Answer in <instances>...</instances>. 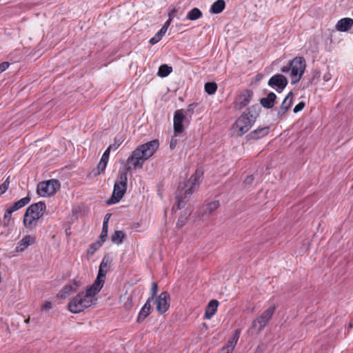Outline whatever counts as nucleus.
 Wrapping results in <instances>:
<instances>
[{"mask_svg": "<svg viewBox=\"0 0 353 353\" xmlns=\"http://www.w3.org/2000/svg\"><path fill=\"white\" fill-rule=\"evenodd\" d=\"M159 147V142L157 139L139 145L128 158V163L132 165L134 169L141 168L143 163L153 156Z\"/></svg>", "mask_w": 353, "mask_h": 353, "instance_id": "1", "label": "nucleus"}, {"mask_svg": "<svg viewBox=\"0 0 353 353\" xmlns=\"http://www.w3.org/2000/svg\"><path fill=\"white\" fill-rule=\"evenodd\" d=\"M101 289L92 284L86 291L81 292L73 297L68 303V310L74 314L83 312L85 309L90 307L95 300V296L100 292Z\"/></svg>", "mask_w": 353, "mask_h": 353, "instance_id": "2", "label": "nucleus"}, {"mask_svg": "<svg viewBox=\"0 0 353 353\" xmlns=\"http://www.w3.org/2000/svg\"><path fill=\"white\" fill-rule=\"evenodd\" d=\"M46 210L44 202L39 201L31 204L23 215V224L27 229L34 230L37 226L38 221L41 218Z\"/></svg>", "mask_w": 353, "mask_h": 353, "instance_id": "3", "label": "nucleus"}, {"mask_svg": "<svg viewBox=\"0 0 353 353\" xmlns=\"http://www.w3.org/2000/svg\"><path fill=\"white\" fill-rule=\"evenodd\" d=\"M306 68V61L303 57H296L290 61L287 65L281 68V72L289 74L292 84H296L301 79Z\"/></svg>", "mask_w": 353, "mask_h": 353, "instance_id": "4", "label": "nucleus"}, {"mask_svg": "<svg viewBox=\"0 0 353 353\" xmlns=\"http://www.w3.org/2000/svg\"><path fill=\"white\" fill-rule=\"evenodd\" d=\"M131 168L129 166L123 171H120L118 179L114 185L113 193L111 198L108 200V204H114L120 201L127 190L128 184V172Z\"/></svg>", "mask_w": 353, "mask_h": 353, "instance_id": "5", "label": "nucleus"}, {"mask_svg": "<svg viewBox=\"0 0 353 353\" xmlns=\"http://www.w3.org/2000/svg\"><path fill=\"white\" fill-rule=\"evenodd\" d=\"M256 117L251 114L250 111L243 112L235 121L233 125V130L236 132L239 137L246 133L255 122Z\"/></svg>", "mask_w": 353, "mask_h": 353, "instance_id": "6", "label": "nucleus"}, {"mask_svg": "<svg viewBox=\"0 0 353 353\" xmlns=\"http://www.w3.org/2000/svg\"><path fill=\"white\" fill-rule=\"evenodd\" d=\"M60 189V183L57 179H50L39 182L37 192L41 196H50Z\"/></svg>", "mask_w": 353, "mask_h": 353, "instance_id": "7", "label": "nucleus"}, {"mask_svg": "<svg viewBox=\"0 0 353 353\" xmlns=\"http://www.w3.org/2000/svg\"><path fill=\"white\" fill-rule=\"evenodd\" d=\"M276 310L274 305H270L252 322V327L260 332L272 319Z\"/></svg>", "mask_w": 353, "mask_h": 353, "instance_id": "8", "label": "nucleus"}, {"mask_svg": "<svg viewBox=\"0 0 353 353\" xmlns=\"http://www.w3.org/2000/svg\"><path fill=\"white\" fill-rule=\"evenodd\" d=\"M110 270V261L109 259L104 257L99 265L98 274L97 276V278L94 281V282L92 283L97 287L99 288V289H101L103 288L105 281V276L106 274Z\"/></svg>", "mask_w": 353, "mask_h": 353, "instance_id": "9", "label": "nucleus"}, {"mask_svg": "<svg viewBox=\"0 0 353 353\" xmlns=\"http://www.w3.org/2000/svg\"><path fill=\"white\" fill-rule=\"evenodd\" d=\"M287 78L281 74L273 75L268 81V85L276 91H282L288 85Z\"/></svg>", "mask_w": 353, "mask_h": 353, "instance_id": "10", "label": "nucleus"}, {"mask_svg": "<svg viewBox=\"0 0 353 353\" xmlns=\"http://www.w3.org/2000/svg\"><path fill=\"white\" fill-rule=\"evenodd\" d=\"M170 296L167 292L160 294L156 300L157 310L159 314H164L170 307Z\"/></svg>", "mask_w": 353, "mask_h": 353, "instance_id": "11", "label": "nucleus"}, {"mask_svg": "<svg viewBox=\"0 0 353 353\" xmlns=\"http://www.w3.org/2000/svg\"><path fill=\"white\" fill-rule=\"evenodd\" d=\"M253 97L252 91L250 90H244L241 94L238 95L234 101L236 108L241 110L247 106Z\"/></svg>", "mask_w": 353, "mask_h": 353, "instance_id": "12", "label": "nucleus"}, {"mask_svg": "<svg viewBox=\"0 0 353 353\" xmlns=\"http://www.w3.org/2000/svg\"><path fill=\"white\" fill-rule=\"evenodd\" d=\"M80 286V282L79 281L74 280L70 283L65 285L59 292L57 296L61 299H64L66 296L76 292Z\"/></svg>", "mask_w": 353, "mask_h": 353, "instance_id": "13", "label": "nucleus"}, {"mask_svg": "<svg viewBox=\"0 0 353 353\" xmlns=\"http://www.w3.org/2000/svg\"><path fill=\"white\" fill-rule=\"evenodd\" d=\"M185 119V115L182 110H177L174 114V131L176 135L182 133L183 131V121Z\"/></svg>", "mask_w": 353, "mask_h": 353, "instance_id": "14", "label": "nucleus"}, {"mask_svg": "<svg viewBox=\"0 0 353 353\" xmlns=\"http://www.w3.org/2000/svg\"><path fill=\"white\" fill-rule=\"evenodd\" d=\"M36 242V237L34 236L26 235L24 236L17 243L15 248L17 252H22L26 250L28 246L34 244Z\"/></svg>", "mask_w": 353, "mask_h": 353, "instance_id": "15", "label": "nucleus"}, {"mask_svg": "<svg viewBox=\"0 0 353 353\" xmlns=\"http://www.w3.org/2000/svg\"><path fill=\"white\" fill-rule=\"evenodd\" d=\"M292 101H293V94L292 92H290L287 94V96L285 97L284 100L283 101V102L279 108V110H278V112H277L278 117H283L288 112V110L290 109V108L291 107V105L292 104Z\"/></svg>", "mask_w": 353, "mask_h": 353, "instance_id": "16", "label": "nucleus"}, {"mask_svg": "<svg viewBox=\"0 0 353 353\" xmlns=\"http://www.w3.org/2000/svg\"><path fill=\"white\" fill-rule=\"evenodd\" d=\"M219 305V303L216 299L211 300L207 305L205 314L204 319H211L212 316L216 313L217 308Z\"/></svg>", "mask_w": 353, "mask_h": 353, "instance_id": "17", "label": "nucleus"}, {"mask_svg": "<svg viewBox=\"0 0 353 353\" xmlns=\"http://www.w3.org/2000/svg\"><path fill=\"white\" fill-rule=\"evenodd\" d=\"M353 26V19L343 18L336 24V30L340 32H347Z\"/></svg>", "mask_w": 353, "mask_h": 353, "instance_id": "18", "label": "nucleus"}, {"mask_svg": "<svg viewBox=\"0 0 353 353\" xmlns=\"http://www.w3.org/2000/svg\"><path fill=\"white\" fill-rule=\"evenodd\" d=\"M270 132V128L263 127V128H259L253 131H252L247 136L248 139H259L264 137H265Z\"/></svg>", "mask_w": 353, "mask_h": 353, "instance_id": "19", "label": "nucleus"}, {"mask_svg": "<svg viewBox=\"0 0 353 353\" xmlns=\"http://www.w3.org/2000/svg\"><path fill=\"white\" fill-rule=\"evenodd\" d=\"M30 201V198L29 196H26L20 200L13 203L12 205H9L7 209L11 212L12 213L14 212L15 211L23 208L26 205L29 203Z\"/></svg>", "mask_w": 353, "mask_h": 353, "instance_id": "20", "label": "nucleus"}, {"mask_svg": "<svg viewBox=\"0 0 353 353\" xmlns=\"http://www.w3.org/2000/svg\"><path fill=\"white\" fill-rule=\"evenodd\" d=\"M276 99V95L274 92H270L266 97L261 99L260 103L263 108L270 109L274 106Z\"/></svg>", "mask_w": 353, "mask_h": 353, "instance_id": "21", "label": "nucleus"}, {"mask_svg": "<svg viewBox=\"0 0 353 353\" xmlns=\"http://www.w3.org/2000/svg\"><path fill=\"white\" fill-rule=\"evenodd\" d=\"M151 313V304L150 301L148 299L146 303L144 304V305L141 309L138 316L137 321L138 323H141L143 321H144L146 317Z\"/></svg>", "mask_w": 353, "mask_h": 353, "instance_id": "22", "label": "nucleus"}, {"mask_svg": "<svg viewBox=\"0 0 353 353\" xmlns=\"http://www.w3.org/2000/svg\"><path fill=\"white\" fill-rule=\"evenodd\" d=\"M225 8L224 0H217L211 6L210 12L213 14L221 13Z\"/></svg>", "mask_w": 353, "mask_h": 353, "instance_id": "23", "label": "nucleus"}, {"mask_svg": "<svg viewBox=\"0 0 353 353\" xmlns=\"http://www.w3.org/2000/svg\"><path fill=\"white\" fill-rule=\"evenodd\" d=\"M220 207V202L218 200L211 201L203 206L205 214H211Z\"/></svg>", "mask_w": 353, "mask_h": 353, "instance_id": "24", "label": "nucleus"}, {"mask_svg": "<svg viewBox=\"0 0 353 353\" xmlns=\"http://www.w3.org/2000/svg\"><path fill=\"white\" fill-rule=\"evenodd\" d=\"M189 182L191 183L192 185L190 188L185 190L184 194H185V199L187 197H189L193 192L195 190L196 187L199 185V180L196 177V176H192L189 180Z\"/></svg>", "mask_w": 353, "mask_h": 353, "instance_id": "25", "label": "nucleus"}, {"mask_svg": "<svg viewBox=\"0 0 353 353\" xmlns=\"http://www.w3.org/2000/svg\"><path fill=\"white\" fill-rule=\"evenodd\" d=\"M241 334V330L236 329L232 336L228 340L227 345L225 346L234 350Z\"/></svg>", "mask_w": 353, "mask_h": 353, "instance_id": "26", "label": "nucleus"}, {"mask_svg": "<svg viewBox=\"0 0 353 353\" xmlns=\"http://www.w3.org/2000/svg\"><path fill=\"white\" fill-rule=\"evenodd\" d=\"M110 216V214H107L103 220V228H102V231H101V233L100 235V239H101L102 243H103L105 241V239L108 236V224Z\"/></svg>", "mask_w": 353, "mask_h": 353, "instance_id": "27", "label": "nucleus"}, {"mask_svg": "<svg viewBox=\"0 0 353 353\" xmlns=\"http://www.w3.org/2000/svg\"><path fill=\"white\" fill-rule=\"evenodd\" d=\"M202 17V12L197 8L190 10L187 14V19L191 21H195Z\"/></svg>", "mask_w": 353, "mask_h": 353, "instance_id": "28", "label": "nucleus"}, {"mask_svg": "<svg viewBox=\"0 0 353 353\" xmlns=\"http://www.w3.org/2000/svg\"><path fill=\"white\" fill-rule=\"evenodd\" d=\"M172 72V68L171 66H168L166 64H163L159 68L157 74L161 77H165L168 76Z\"/></svg>", "mask_w": 353, "mask_h": 353, "instance_id": "29", "label": "nucleus"}, {"mask_svg": "<svg viewBox=\"0 0 353 353\" xmlns=\"http://www.w3.org/2000/svg\"><path fill=\"white\" fill-rule=\"evenodd\" d=\"M124 237V233L122 231L118 230L115 231L114 233L111 236V240L113 243L119 244L122 243Z\"/></svg>", "mask_w": 353, "mask_h": 353, "instance_id": "30", "label": "nucleus"}, {"mask_svg": "<svg viewBox=\"0 0 353 353\" xmlns=\"http://www.w3.org/2000/svg\"><path fill=\"white\" fill-rule=\"evenodd\" d=\"M205 91L210 95L214 94L217 90V84L214 82H208L204 86Z\"/></svg>", "mask_w": 353, "mask_h": 353, "instance_id": "31", "label": "nucleus"}, {"mask_svg": "<svg viewBox=\"0 0 353 353\" xmlns=\"http://www.w3.org/2000/svg\"><path fill=\"white\" fill-rule=\"evenodd\" d=\"M165 31L164 28H161L157 33L150 39V43L152 45L158 43L162 38V37L165 34Z\"/></svg>", "mask_w": 353, "mask_h": 353, "instance_id": "32", "label": "nucleus"}, {"mask_svg": "<svg viewBox=\"0 0 353 353\" xmlns=\"http://www.w3.org/2000/svg\"><path fill=\"white\" fill-rule=\"evenodd\" d=\"M176 203L175 204H174V205L172 207L173 211H176L183 207V203H184V201L182 198H181L179 196L177 195L176 196Z\"/></svg>", "mask_w": 353, "mask_h": 353, "instance_id": "33", "label": "nucleus"}, {"mask_svg": "<svg viewBox=\"0 0 353 353\" xmlns=\"http://www.w3.org/2000/svg\"><path fill=\"white\" fill-rule=\"evenodd\" d=\"M12 213L6 208L3 219V224L4 226L9 225L12 219Z\"/></svg>", "mask_w": 353, "mask_h": 353, "instance_id": "34", "label": "nucleus"}, {"mask_svg": "<svg viewBox=\"0 0 353 353\" xmlns=\"http://www.w3.org/2000/svg\"><path fill=\"white\" fill-rule=\"evenodd\" d=\"M189 215H181L179 217L176 222V228H181L187 223Z\"/></svg>", "mask_w": 353, "mask_h": 353, "instance_id": "35", "label": "nucleus"}, {"mask_svg": "<svg viewBox=\"0 0 353 353\" xmlns=\"http://www.w3.org/2000/svg\"><path fill=\"white\" fill-rule=\"evenodd\" d=\"M9 178H7L6 180L0 185V196L7 191L9 187Z\"/></svg>", "mask_w": 353, "mask_h": 353, "instance_id": "36", "label": "nucleus"}, {"mask_svg": "<svg viewBox=\"0 0 353 353\" xmlns=\"http://www.w3.org/2000/svg\"><path fill=\"white\" fill-rule=\"evenodd\" d=\"M112 146H109L106 150L105 151L103 152L102 157H101V160L102 161H105L108 163V159H109V156H110V151L112 150Z\"/></svg>", "mask_w": 353, "mask_h": 353, "instance_id": "37", "label": "nucleus"}, {"mask_svg": "<svg viewBox=\"0 0 353 353\" xmlns=\"http://www.w3.org/2000/svg\"><path fill=\"white\" fill-rule=\"evenodd\" d=\"M107 163L105 162V161H102L101 160H100L98 165H97V170H98V174H101V172H103L106 166H107Z\"/></svg>", "mask_w": 353, "mask_h": 353, "instance_id": "38", "label": "nucleus"}, {"mask_svg": "<svg viewBox=\"0 0 353 353\" xmlns=\"http://www.w3.org/2000/svg\"><path fill=\"white\" fill-rule=\"evenodd\" d=\"M305 104L304 102L303 101H301L299 102L298 104L296 105V106L294 107V110H293V112L294 113H297L300 111H301L304 107H305Z\"/></svg>", "mask_w": 353, "mask_h": 353, "instance_id": "39", "label": "nucleus"}, {"mask_svg": "<svg viewBox=\"0 0 353 353\" xmlns=\"http://www.w3.org/2000/svg\"><path fill=\"white\" fill-rule=\"evenodd\" d=\"M122 142L123 140L121 139H118L117 137H115L114 143L110 145V146H112V150H117Z\"/></svg>", "mask_w": 353, "mask_h": 353, "instance_id": "40", "label": "nucleus"}, {"mask_svg": "<svg viewBox=\"0 0 353 353\" xmlns=\"http://www.w3.org/2000/svg\"><path fill=\"white\" fill-rule=\"evenodd\" d=\"M254 180V177L253 175H248L246 176V178L245 179L244 181H243V183L245 185H250L252 184L253 181Z\"/></svg>", "mask_w": 353, "mask_h": 353, "instance_id": "41", "label": "nucleus"}, {"mask_svg": "<svg viewBox=\"0 0 353 353\" xmlns=\"http://www.w3.org/2000/svg\"><path fill=\"white\" fill-rule=\"evenodd\" d=\"M10 63L7 61L0 63V74L8 68Z\"/></svg>", "mask_w": 353, "mask_h": 353, "instance_id": "42", "label": "nucleus"}, {"mask_svg": "<svg viewBox=\"0 0 353 353\" xmlns=\"http://www.w3.org/2000/svg\"><path fill=\"white\" fill-rule=\"evenodd\" d=\"M158 291V285L157 283H152V288H151V292H152V298L154 297L157 293Z\"/></svg>", "mask_w": 353, "mask_h": 353, "instance_id": "43", "label": "nucleus"}, {"mask_svg": "<svg viewBox=\"0 0 353 353\" xmlns=\"http://www.w3.org/2000/svg\"><path fill=\"white\" fill-rule=\"evenodd\" d=\"M42 308L46 310H48L51 309L52 308V303L50 301H46L43 303Z\"/></svg>", "mask_w": 353, "mask_h": 353, "instance_id": "44", "label": "nucleus"}, {"mask_svg": "<svg viewBox=\"0 0 353 353\" xmlns=\"http://www.w3.org/2000/svg\"><path fill=\"white\" fill-rule=\"evenodd\" d=\"M171 21H172V19H169L165 23L164 25L163 26V27L161 28H164L165 29V31L167 32V30L171 23Z\"/></svg>", "mask_w": 353, "mask_h": 353, "instance_id": "45", "label": "nucleus"}, {"mask_svg": "<svg viewBox=\"0 0 353 353\" xmlns=\"http://www.w3.org/2000/svg\"><path fill=\"white\" fill-rule=\"evenodd\" d=\"M176 139H172L171 141H170V148L173 150L176 147Z\"/></svg>", "mask_w": 353, "mask_h": 353, "instance_id": "46", "label": "nucleus"}, {"mask_svg": "<svg viewBox=\"0 0 353 353\" xmlns=\"http://www.w3.org/2000/svg\"><path fill=\"white\" fill-rule=\"evenodd\" d=\"M232 352H233V350L230 349V348L226 347H223L221 349V353H232Z\"/></svg>", "mask_w": 353, "mask_h": 353, "instance_id": "47", "label": "nucleus"}, {"mask_svg": "<svg viewBox=\"0 0 353 353\" xmlns=\"http://www.w3.org/2000/svg\"><path fill=\"white\" fill-rule=\"evenodd\" d=\"M101 245H97V243H92L90 245V249L92 250V252H94L95 250H97L98 249V248Z\"/></svg>", "mask_w": 353, "mask_h": 353, "instance_id": "48", "label": "nucleus"}, {"mask_svg": "<svg viewBox=\"0 0 353 353\" xmlns=\"http://www.w3.org/2000/svg\"><path fill=\"white\" fill-rule=\"evenodd\" d=\"M254 353H261V350H259V348H257V349L255 350Z\"/></svg>", "mask_w": 353, "mask_h": 353, "instance_id": "49", "label": "nucleus"}]
</instances>
